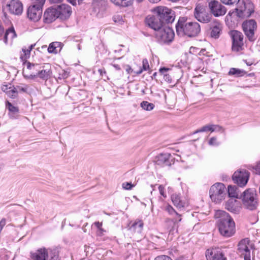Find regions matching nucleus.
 <instances>
[{
  "label": "nucleus",
  "instance_id": "nucleus-16",
  "mask_svg": "<svg viewBox=\"0 0 260 260\" xmlns=\"http://www.w3.org/2000/svg\"><path fill=\"white\" fill-rule=\"evenodd\" d=\"M210 36L214 39H217L219 37L222 26V24L217 20H214L210 24Z\"/></svg>",
  "mask_w": 260,
  "mask_h": 260
},
{
  "label": "nucleus",
  "instance_id": "nucleus-46",
  "mask_svg": "<svg viewBox=\"0 0 260 260\" xmlns=\"http://www.w3.org/2000/svg\"><path fill=\"white\" fill-rule=\"evenodd\" d=\"M169 70H170V69L165 67L161 68L159 70L160 73L163 76H164L165 74H167V72Z\"/></svg>",
  "mask_w": 260,
  "mask_h": 260
},
{
  "label": "nucleus",
  "instance_id": "nucleus-23",
  "mask_svg": "<svg viewBox=\"0 0 260 260\" xmlns=\"http://www.w3.org/2000/svg\"><path fill=\"white\" fill-rule=\"evenodd\" d=\"M171 200L174 206L178 208H184L187 204L186 200L183 199L180 193H173L171 196Z\"/></svg>",
  "mask_w": 260,
  "mask_h": 260
},
{
  "label": "nucleus",
  "instance_id": "nucleus-32",
  "mask_svg": "<svg viewBox=\"0 0 260 260\" xmlns=\"http://www.w3.org/2000/svg\"><path fill=\"white\" fill-rule=\"evenodd\" d=\"M246 74V72L243 70L237 68H231L229 72L230 75H235L237 77H241Z\"/></svg>",
  "mask_w": 260,
  "mask_h": 260
},
{
  "label": "nucleus",
  "instance_id": "nucleus-45",
  "mask_svg": "<svg viewBox=\"0 0 260 260\" xmlns=\"http://www.w3.org/2000/svg\"><path fill=\"white\" fill-rule=\"evenodd\" d=\"M158 190L160 194L164 198H166V194L165 193V187L162 185L158 186Z\"/></svg>",
  "mask_w": 260,
  "mask_h": 260
},
{
  "label": "nucleus",
  "instance_id": "nucleus-9",
  "mask_svg": "<svg viewBox=\"0 0 260 260\" xmlns=\"http://www.w3.org/2000/svg\"><path fill=\"white\" fill-rule=\"evenodd\" d=\"M249 173L245 169H239L235 172L232 176V179L234 183L239 187L245 186L249 180Z\"/></svg>",
  "mask_w": 260,
  "mask_h": 260
},
{
  "label": "nucleus",
  "instance_id": "nucleus-13",
  "mask_svg": "<svg viewBox=\"0 0 260 260\" xmlns=\"http://www.w3.org/2000/svg\"><path fill=\"white\" fill-rule=\"evenodd\" d=\"M210 12L215 17H220L225 15L226 8L219 2L212 0L208 3Z\"/></svg>",
  "mask_w": 260,
  "mask_h": 260
},
{
  "label": "nucleus",
  "instance_id": "nucleus-57",
  "mask_svg": "<svg viewBox=\"0 0 260 260\" xmlns=\"http://www.w3.org/2000/svg\"><path fill=\"white\" fill-rule=\"evenodd\" d=\"M126 72H127L128 74H130L133 71V70L131 68V67L129 66H127V68L126 69Z\"/></svg>",
  "mask_w": 260,
  "mask_h": 260
},
{
  "label": "nucleus",
  "instance_id": "nucleus-28",
  "mask_svg": "<svg viewBox=\"0 0 260 260\" xmlns=\"http://www.w3.org/2000/svg\"><path fill=\"white\" fill-rule=\"evenodd\" d=\"M62 44L58 42H54L50 43L48 48V51L50 53L56 54L60 51L62 47Z\"/></svg>",
  "mask_w": 260,
  "mask_h": 260
},
{
  "label": "nucleus",
  "instance_id": "nucleus-19",
  "mask_svg": "<svg viewBox=\"0 0 260 260\" xmlns=\"http://www.w3.org/2000/svg\"><path fill=\"white\" fill-rule=\"evenodd\" d=\"M225 208L229 211L237 214L240 211V203L235 199H230L226 202Z\"/></svg>",
  "mask_w": 260,
  "mask_h": 260
},
{
  "label": "nucleus",
  "instance_id": "nucleus-37",
  "mask_svg": "<svg viewBox=\"0 0 260 260\" xmlns=\"http://www.w3.org/2000/svg\"><path fill=\"white\" fill-rule=\"evenodd\" d=\"M212 127L211 125H206L200 129H197L195 132H193V134L201 133V132H206L210 131L211 132Z\"/></svg>",
  "mask_w": 260,
  "mask_h": 260
},
{
  "label": "nucleus",
  "instance_id": "nucleus-48",
  "mask_svg": "<svg viewBox=\"0 0 260 260\" xmlns=\"http://www.w3.org/2000/svg\"><path fill=\"white\" fill-rule=\"evenodd\" d=\"M39 66L37 64L31 63L30 62H28L27 63V68L28 69H35L36 67Z\"/></svg>",
  "mask_w": 260,
  "mask_h": 260
},
{
  "label": "nucleus",
  "instance_id": "nucleus-39",
  "mask_svg": "<svg viewBox=\"0 0 260 260\" xmlns=\"http://www.w3.org/2000/svg\"><path fill=\"white\" fill-rule=\"evenodd\" d=\"M113 20L115 22L119 24H122L124 22L122 16L120 15H115L113 17Z\"/></svg>",
  "mask_w": 260,
  "mask_h": 260
},
{
  "label": "nucleus",
  "instance_id": "nucleus-56",
  "mask_svg": "<svg viewBox=\"0 0 260 260\" xmlns=\"http://www.w3.org/2000/svg\"><path fill=\"white\" fill-rule=\"evenodd\" d=\"M63 0H49L52 4H56L61 3Z\"/></svg>",
  "mask_w": 260,
  "mask_h": 260
},
{
  "label": "nucleus",
  "instance_id": "nucleus-60",
  "mask_svg": "<svg viewBox=\"0 0 260 260\" xmlns=\"http://www.w3.org/2000/svg\"><path fill=\"white\" fill-rule=\"evenodd\" d=\"M157 75V73L156 72H155L152 75V78H155V77Z\"/></svg>",
  "mask_w": 260,
  "mask_h": 260
},
{
  "label": "nucleus",
  "instance_id": "nucleus-55",
  "mask_svg": "<svg viewBox=\"0 0 260 260\" xmlns=\"http://www.w3.org/2000/svg\"><path fill=\"white\" fill-rule=\"evenodd\" d=\"M99 73L100 74L101 76H103L104 74H106V72L105 70V69H99L98 70Z\"/></svg>",
  "mask_w": 260,
  "mask_h": 260
},
{
  "label": "nucleus",
  "instance_id": "nucleus-30",
  "mask_svg": "<svg viewBox=\"0 0 260 260\" xmlns=\"http://www.w3.org/2000/svg\"><path fill=\"white\" fill-rule=\"evenodd\" d=\"M110 1L116 6L125 7L131 5L133 0H110Z\"/></svg>",
  "mask_w": 260,
  "mask_h": 260
},
{
  "label": "nucleus",
  "instance_id": "nucleus-44",
  "mask_svg": "<svg viewBox=\"0 0 260 260\" xmlns=\"http://www.w3.org/2000/svg\"><path fill=\"white\" fill-rule=\"evenodd\" d=\"M154 260H172L171 258L168 256L162 255L157 256Z\"/></svg>",
  "mask_w": 260,
  "mask_h": 260
},
{
  "label": "nucleus",
  "instance_id": "nucleus-62",
  "mask_svg": "<svg viewBox=\"0 0 260 260\" xmlns=\"http://www.w3.org/2000/svg\"><path fill=\"white\" fill-rule=\"evenodd\" d=\"M78 49L79 50H81V46L80 44L78 45Z\"/></svg>",
  "mask_w": 260,
  "mask_h": 260
},
{
  "label": "nucleus",
  "instance_id": "nucleus-61",
  "mask_svg": "<svg viewBox=\"0 0 260 260\" xmlns=\"http://www.w3.org/2000/svg\"><path fill=\"white\" fill-rule=\"evenodd\" d=\"M4 166L2 164H0V172L3 169Z\"/></svg>",
  "mask_w": 260,
  "mask_h": 260
},
{
  "label": "nucleus",
  "instance_id": "nucleus-12",
  "mask_svg": "<svg viewBox=\"0 0 260 260\" xmlns=\"http://www.w3.org/2000/svg\"><path fill=\"white\" fill-rule=\"evenodd\" d=\"M230 36L232 40V50L238 52L242 50L243 46V36L242 34L236 30L231 31Z\"/></svg>",
  "mask_w": 260,
  "mask_h": 260
},
{
  "label": "nucleus",
  "instance_id": "nucleus-38",
  "mask_svg": "<svg viewBox=\"0 0 260 260\" xmlns=\"http://www.w3.org/2000/svg\"><path fill=\"white\" fill-rule=\"evenodd\" d=\"M15 88L17 91V93L19 92H26L28 89L27 85H20L15 86Z\"/></svg>",
  "mask_w": 260,
  "mask_h": 260
},
{
  "label": "nucleus",
  "instance_id": "nucleus-59",
  "mask_svg": "<svg viewBox=\"0 0 260 260\" xmlns=\"http://www.w3.org/2000/svg\"><path fill=\"white\" fill-rule=\"evenodd\" d=\"M36 45V44H31L30 45L28 48H27L30 51H31L32 50V49L34 48V47Z\"/></svg>",
  "mask_w": 260,
  "mask_h": 260
},
{
  "label": "nucleus",
  "instance_id": "nucleus-58",
  "mask_svg": "<svg viewBox=\"0 0 260 260\" xmlns=\"http://www.w3.org/2000/svg\"><path fill=\"white\" fill-rule=\"evenodd\" d=\"M113 66L117 70H120V67L119 65H118V64H113Z\"/></svg>",
  "mask_w": 260,
  "mask_h": 260
},
{
  "label": "nucleus",
  "instance_id": "nucleus-43",
  "mask_svg": "<svg viewBox=\"0 0 260 260\" xmlns=\"http://www.w3.org/2000/svg\"><path fill=\"white\" fill-rule=\"evenodd\" d=\"M122 188L125 189L129 190L132 188V187L134 186V185L130 182H123L122 184Z\"/></svg>",
  "mask_w": 260,
  "mask_h": 260
},
{
  "label": "nucleus",
  "instance_id": "nucleus-6",
  "mask_svg": "<svg viewBox=\"0 0 260 260\" xmlns=\"http://www.w3.org/2000/svg\"><path fill=\"white\" fill-rule=\"evenodd\" d=\"M236 4V11L239 18L249 17L254 12V5L250 0H239Z\"/></svg>",
  "mask_w": 260,
  "mask_h": 260
},
{
  "label": "nucleus",
  "instance_id": "nucleus-3",
  "mask_svg": "<svg viewBox=\"0 0 260 260\" xmlns=\"http://www.w3.org/2000/svg\"><path fill=\"white\" fill-rule=\"evenodd\" d=\"M176 32L180 36H197L201 32L200 25L197 22L187 21L186 17H180L176 24Z\"/></svg>",
  "mask_w": 260,
  "mask_h": 260
},
{
  "label": "nucleus",
  "instance_id": "nucleus-41",
  "mask_svg": "<svg viewBox=\"0 0 260 260\" xmlns=\"http://www.w3.org/2000/svg\"><path fill=\"white\" fill-rule=\"evenodd\" d=\"M250 242L260 243V240L256 241L255 240H250L248 238H244L242 239L238 244H250Z\"/></svg>",
  "mask_w": 260,
  "mask_h": 260
},
{
  "label": "nucleus",
  "instance_id": "nucleus-50",
  "mask_svg": "<svg viewBox=\"0 0 260 260\" xmlns=\"http://www.w3.org/2000/svg\"><path fill=\"white\" fill-rule=\"evenodd\" d=\"M106 232V230L103 229L102 226H101L100 229L97 230L96 233L98 236H102L103 235L104 233Z\"/></svg>",
  "mask_w": 260,
  "mask_h": 260
},
{
  "label": "nucleus",
  "instance_id": "nucleus-47",
  "mask_svg": "<svg viewBox=\"0 0 260 260\" xmlns=\"http://www.w3.org/2000/svg\"><path fill=\"white\" fill-rule=\"evenodd\" d=\"M174 216H175V217L172 220L169 218L166 219V222H169L170 221H171L174 223V224H176L177 222H180L179 221V217H178V216H176V215H174Z\"/></svg>",
  "mask_w": 260,
  "mask_h": 260
},
{
  "label": "nucleus",
  "instance_id": "nucleus-22",
  "mask_svg": "<svg viewBox=\"0 0 260 260\" xmlns=\"http://www.w3.org/2000/svg\"><path fill=\"white\" fill-rule=\"evenodd\" d=\"M250 248L247 245H238V252L243 257L244 260H251V251L250 250L254 249L252 245H249Z\"/></svg>",
  "mask_w": 260,
  "mask_h": 260
},
{
  "label": "nucleus",
  "instance_id": "nucleus-54",
  "mask_svg": "<svg viewBox=\"0 0 260 260\" xmlns=\"http://www.w3.org/2000/svg\"><path fill=\"white\" fill-rule=\"evenodd\" d=\"M255 169L256 173L260 175V162L256 165Z\"/></svg>",
  "mask_w": 260,
  "mask_h": 260
},
{
  "label": "nucleus",
  "instance_id": "nucleus-7",
  "mask_svg": "<svg viewBox=\"0 0 260 260\" xmlns=\"http://www.w3.org/2000/svg\"><path fill=\"white\" fill-rule=\"evenodd\" d=\"M156 16L166 26V23H172L175 19V13L166 7H158L155 10Z\"/></svg>",
  "mask_w": 260,
  "mask_h": 260
},
{
  "label": "nucleus",
  "instance_id": "nucleus-5",
  "mask_svg": "<svg viewBox=\"0 0 260 260\" xmlns=\"http://www.w3.org/2000/svg\"><path fill=\"white\" fill-rule=\"evenodd\" d=\"M46 0H31L27 10V18L34 22L38 21L42 15V8Z\"/></svg>",
  "mask_w": 260,
  "mask_h": 260
},
{
  "label": "nucleus",
  "instance_id": "nucleus-53",
  "mask_svg": "<svg viewBox=\"0 0 260 260\" xmlns=\"http://www.w3.org/2000/svg\"><path fill=\"white\" fill-rule=\"evenodd\" d=\"M93 2L97 5H102L105 2V0H93Z\"/></svg>",
  "mask_w": 260,
  "mask_h": 260
},
{
  "label": "nucleus",
  "instance_id": "nucleus-26",
  "mask_svg": "<svg viewBox=\"0 0 260 260\" xmlns=\"http://www.w3.org/2000/svg\"><path fill=\"white\" fill-rule=\"evenodd\" d=\"M143 225L142 220L137 219L129 227V230L132 232L141 234L143 231Z\"/></svg>",
  "mask_w": 260,
  "mask_h": 260
},
{
  "label": "nucleus",
  "instance_id": "nucleus-31",
  "mask_svg": "<svg viewBox=\"0 0 260 260\" xmlns=\"http://www.w3.org/2000/svg\"><path fill=\"white\" fill-rule=\"evenodd\" d=\"M16 36L15 31L13 28H9L6 30L4 34V42L7 43L8 38L9 37L11 39H13Z\"/></svg>",
  "mask_w": 260,
  "mask_h": 260
},
{
  "label": "nucleus",
  "instance_id": "nucleus-49",
  "mask_svg": "<svg viewBox=\"0 0 260 260\" xmlns=\"http://www.w3.org/2000/svg\"><path fill=\"white\" fill-rule=\"evenodd\" d=\"M83 0H67V1L71 4L73 6L77 5V2L78 1V4H80Z\"/></svg>",
  "mask_w": 260,
  "mask_h": 260
},
{
  "label": "nucleus",
  "instance_id": "nucleus-25",
  "mask_svg": "<svg viewBox=\"0 0 260 260\" xmlns=\"http://www.w3.org/2000/svg\"><path fill=\"white\" fill-rule=\"evenodd\" d=\"M6 107L9 111V115L11 118L16 119L18 117L19 110L17 107L13 106L10 102L7 101Z\"/></svg>",
  "mask_w": 260,
  "mask_h": 260
},
{
  "label": "nucleus",
  "instance_id": "nucleus-14",
  "mask_svg": "<svg viewBox=\"0 0 260 260\" xmlns=\"http://www.w3.org/2000/svg\"><path fill=\"white\" fill-rule=\"evenodd\" d=\"M194 16L198 21L204 23L210 22L212 17L211 14L202 6L196 7L194 9Z\"/></svg>",
  "mask_w": 260,
  "mask_h": 260
},
{
  "label": "nucleus",
  "instance_id": "nucleus-40",
  "mask_svg": "<svg viewBox=\"0 0 260 260\" xmlns=\"http://www.w3.org/2000/svg\"><path fill=\"white\" fill-rule=\"evenodd\" d=\"M212 129L211 132H224L223 128L219 125L211 124Z\"/></svg>",
  "mask_w": 260,
  "mask_h": 260
},
{
  "label": "nucleus",
  "instance_id": "nucleus-1",
  "mask_svg": "<svg viewBox=\"0 0 260 260\" xmlns=\"http://www.w3.org/2000/svg\"><path fill=\"white\" fill-rule=\"evenodd\" d=\"M145 22L147 25L155 31L156 37L162 42H169L173 39L174 33L173 29L165 26L156 15L148 16Z\"/></svg>",
  "mask_w": 260,
  "mask_h": 260
},
{
  "label": "nucleus",
  "instance_id": "nucleus-29",
  "mask_svg": "<svg viewBox=\"0 0 260 260\" xmlns=\"http://www.w3.org/2000/svg\"><path fill=\"white\" fill-rule=\"evenodd\" d=\"M228 192L230 197L234 198H238L241 194L238 187L235 185H229L228 187Z\"/></svg>",
  "mask_w": 260,
  "mask_h": 260
},
{
  "label": "nucleus",
  "instance_id": "nucleus-33",
  "mask_svg": "<svg viewBox=\"0 0 260 260\" xmlns=\"http://www.w3.org/2000/svg\"><path fill=\"white\" fill-rule=\"evenodd\" d=\"M165 210L167 211L169 213V214L171 215H176V216H178V217H179V221H181V215L178 213L171 205H167L165 207Z\"/></svg>",
  "mask_w": 260,
  "mask_h": 260
},
{
  "label": "nucleus",
  "instance_id": "nucleus-36",
  "mask_svg": "<svg viewBox=\"0 0 260 260\" xmlns=\"http://www.w3.org/2000/svg\"><path fill=\"white\" fill-rule=\"evenodd\" d=\"M142 63H143V69H140L136 72V73L138 75L141 74L142 73L143 70L147 71L149 68L148 61L147 59H143V61H142Z\"/></svg>",
  "mask_w": 260,
  "mask_h": 260
},
{
  "label": "nucleus",
  "instance_id": "nucleus-18",
  "mask_svg": "<svg viewBox=\"0 0 260 260\" xmlns=\"http://www.w3.org/2000/svg\"><path fill=\"white\" fill-rule=\"evenodd\" d=\"M206 256L208 260H226L222 252L214 248L207 249L206 252Z\"/></svg>",
  "mask_w": 260,
  "mask_h": 260
},
{
  "label": "nucleus",
  "instance_id": "nucleus-20",
  "mask_svg": "<svg viewBox=\"0 0 260 260\" xmlns=\"http://www.w3.org/2000/svg\"><path fill=\"white\" fill-rule=\"evenodd\" d=\"M51 74L52 72L50 65L47 64L46 66L40 67V70L37 75L34 76L38 77L43 80H47L50 77Z\"/></svg>",
  "mask_w": 260,
  "mask_h": 260
},
{
  "label": "nucleus",
  "instance_id": "nucleus-24",
  "mask_svg": "<svg viewBox=\"0 0 260 260\" xmlns=\"http://www.w3.org/2000/svg\"><path fill=\"white\" fill-rule=\"evenodd\" d=\"M2 90L10 98L15 99L17 97L18 94L14 86L4 85L2 87Z\"/></svg>",
  "mask_w": 260,
  "mask_h": 260
},
{
  "label": "nucleus",
  "instance_id": "nucleus-10",
  "mask_svg": "<svg viewBox=\"0 0 260 260\" xmlns=\"http://www.w3.org/2000/svg\"><path fill=\"white\" fill-rule=\"evenodd\" d=\"M243 31L249 41L253 42L255 40V31L256 29L257 24L253 19H250L244 21L242 24Z\"/></svg>",
  "mask_w": 260,
  "mask_h": 260
},
{
  "label": "nucleus",
  "instance_id": "nucleus-35",
  "mask_svg": "<svg viewBox=\"0 0 260 260\" xmlns=\"http://www.w3.org/2000/svg\"><path fill=\"white\" fill-rule=\"evenodd\" d=\"M22 51L23 53L20 55V58L22 61H25L30 57V51L26 47H23Z\"/></svg>",
  "mask_w": 260,
  "mask_h": 260
},
{
  "label": "nucleus",
  "instance_id": "nucleus-4",
  "mask_svg": "<svg viewBox=\"0 0 260 260\" xmlns=\"http://www.w3.org/2000/svg\"><path fill=\"white\" fill-rule=\"evenodd\" d=\"M243 207L249 210L253 211L258 206L256 191L254 188L246 189L241 194Z\"/></svg>",
  "mask_w": 260,
  "mask_h": 260
},
{
  "label": "nucleus",
  "instance_id": "nucleus-51",
  "mask_svg": "<svg viewBox=\"0 0 260 260\" xmlns=\"http://www.w3.org/2000/svg\"><path fill=\"white\" fill-rule=\"evenodd\" d=\"M164 79L166 81L168 82V83H171L172 81V78L170 75H169L168 74H165L164 76Z\"/></svg>",
  "mask_w": 260,
  "mask_h": 260
},
{
  "label": "nucleus",
  "instance_id": "nucleus-34",
  "mask_svg": "<svg viewBox=\"0 0 260 260\" xmlns=\"http://www.w3.org/2000/svg\"><path fill=\"white\" fill-rule=\"evenodd\" d=\"M141 107L145 110L151 111L154 109V105L147 101H143L141 103Z\"/></svg>",
  "mask_w": 260,
  "mask_h": 260
},
{
  "label": "nucleus",
  "instance_id": "nucleus-2",
  "mask_svg": "<svg viewBox=\"0 0 260 260\" xmlns=\"http://www.w3.org/2000/svg\"><path fill=\"white\" fill-rule=\"evenodd\" d=\"M214 216L218 219V229L222 236L230 237L235 234V223L229 213L219 210L216 211Z\"/></svg>",
  "mask_w": 260,
  "mask_h": 260
},
{
  "label": "nucleus",
  "instance_id": "nucleus-17",
  "mask_svg": "<svg viewBox=\"0 0 260 260\" xmlns=\"http://www.w3.org/2000/svg\"><path fill=\"white\" fill-rule=\"evenodd\" d=\"M173 161L170 153H161L156 157V164L159 166H171Z\"/></svg>",
  "mask_w": 260,
  "mask_h": 260
},
{
  "label": "nucleus",
  "instance_id": "nucleus-63",
  "mask_svg": "<svg viewBox=\"0 0 260 260\" xmlns=\"http://www.w3.org/2000/svg\"><path fill=\"white\" fill-rule=\"evenodd\" d=\"M143 1V0H137V1L139 3L142 2Z\"/></svg>",
  "mask_w": 260,
  "mask_h": 260
},
{
  "label": "nucleus",
  "instance_id": "nucleus-42",
  "mask_svg": "<svg viewBox=\"0 0 260 260\" xmlns=\"http://www.w3.org/2000/svg\"><path fill=\"white\" fill-rule=\"evenodd\" d=\"M209 144L212 146H217L219 145L220 143L217 141L216 137H212L209 141Z\"/></svg>",
  "mask_w": 260,
  "mask_h": 260
},
{
  "label": "nucleus",
  "instance_id": "nucleus-15",
  "mask_svg": "<svg viewBox=\"0 0 260 260\" xmlns=\"http://www.w3.org/2000/svg\"><path fill=\"white\" fill-rule=\"evenodd\" d=\"M58 18L61 20H66L70 18L72 10L71 7L67 4H62L55 8Z\"/></svg>",
  "mask_w": 260,
  "mask_h": 260
},
{
  "label": "nucleus",
  "instance_id": "nucleus-11",
  "mask_svg": "<svg viewBox=\"0 0 260 260\" xmlns=\"http://www.w3.org/2000/svg\"><path fill=\"white\" fill-rule=\"evenodd\" d=\"M3 11H8L11 14L19 15L23 12V5L19 0H11L9 3L3 7ZM4 15L6 17V13Z\"/></svg>",
  "mask_w": 260,
  "mask_h": 260
},
{
  "label": "nucleus",
  "instance_id": "nucleus-8",
  "mask_svg": "<svg viewBox=\"0 0 260 260\" xmlns=\"http://www.w3.org/2000/svg\"><path fill=\"white\" fill-rule=\"evenodd\" d=\"M225 187L222 183H216L213 185L209 190L211 199L214 202H219L225 194Z\"/></svg>",
  "mask_w": 260,
  "mask_h": 260
},
{
  "label": "nucleus",
  "instance_id": "nucleus-27",
  "mask_svg": "<svg viewBox=\"0 0 260 260\" xmlns=\"http://www.w3.org/2000/svg\"><path fill=\"white\" fill-rule=\"evenodd\" d=\"M48 256L47 251L45 248H41L33 254V258L35 260H46Z\"/></svg>",
  "mask_w": 260,
  "mask_h": 260
},
{
  "label": "nucleus",
  "instance_id": "nucleus-21",
  "mask_svg": "<svg viewBox=\"0 0 260 260\" xmlns=\"http://www.w3.org/2000/svg\"><path fill=\"white\" fill-rule=\"evenodd\" d=\"M44 21L46 23H50L58 18L55 8H48L44 14Z\"/></svg>",
  "mask_w": 260,
  "mask_h": 260
},
{
  "label": "nucleus",
  "instance_id": "nucleus-52",
  "mask_svg": "<svg viewBox=\"0 0 260 260\" xmlns=\"http://www.w3.org/2000/svg\"><path fill=\"white\" fill-rule=\"evenodd\" d=\"M93 224L96 226L97 230L100 229L101 227L102 226V222H100L99 221H96L94 222Z\"/></svg>",
  "mask_w": 260,
  "mask_h": 260
}]
</instances>
